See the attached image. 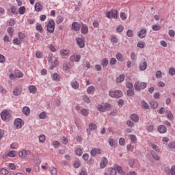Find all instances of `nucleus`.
I'll list each match as a JSON object with an SVG mask.
<instances>
[{"label":"nucleus","mask_w":175,"mask_h":175,"mask_svg":"<svg viewBox=\"0 0 175 175\" xmlns=\"http://www.w3.org/2000/svg\"><path fill=\"white\" fill-rule=\"evenodd\" d=\"M107 65H109V60L106 58L103 59L101 61V66L103 68H106Z\"/></svg>","instance_id":"nucleus-30"},{"label":"nucleus","mask_w":175,"mask_h":175,"mask_svg":"<svg viewBox=\"0 0 175 175\" xmlns=\"http://www.w3.org/2000/svg\"><path fill=\"white\" fill-rule=\"evenodd\" d=\"M77 44H78L80 49H84L85 44H84V39L77 38H76Z\"/></svg>","instance_id":"nucleus-11"},{"label":"nucleus","mask_w":175,"mask_h":175,"mask_svg":"<svg viewBox=\"0 0 175 175\" xmlns=\"http://www.w3.org/2000/svg\"><path fill=\"white\" fill-rule=\"evenodd\" d=\"M19 14H25L26 12V9L25 6L20 7L18 10Z\"/></svg>","instance_id":"nucleus-37"},{"label":"nucleus","mask_w":175,"mask_h":175,"mask_svg":"<svg viewBox=\"0 0 175 175\" xmlns=\"http://www.w3.org/2000/svg\"><path fill=\"white\" fill-rule=\"evenodd\" d=\"M116 59H118V61H121V62L124 61V57H122V54L120 53L116 55Z\"/></svg>","instance_id":"nucleus-51"},{"label":"nucleus","mask_w":175,"mask_h":175,"mask_svg":"<svg viewBox=\"0 0 175 175\" xmlns=\"http://www.w3.org/2000/svg\"><path fill=\"white\" fill-rule=\"evenodd\" d=\"M170 174L171 175H175V165H172L171 167V169L170 170Z\"/></svg>","instance_id":"nucleus-63"},{"label":"nucleus","mask_w":175,"mask_h":175,"mask_svg":"<svg viewBox=\"0 0 175 175\" xmlns=\"http://www.w3.org/2000/svg\"><path fill=\"white\" fill-rule=\"evenodd\" d=\"M157 131L159 133H166V132H167V129L165 125H159L157 127Z\"/></svg>","instance_id":"nucleus-16"},{"label":"nucleus","mask_w":175,"mask_h":175,"mask_svg":"<svg viewBox=\"0 0 175 175\" xmlns=\"http://www.w3.org/2000/svg\"><path fill=\"white\" fill-rule=\"evenodd\" d=\"M83 99L85 103H90L91 102V99L88 96H83Z\"/></svg>","instance_id":"nucleus-61"},{"label":"nucleus","mask_w":175,"mask_h":175,"mask_svg":"<svg viewBox=\"0 0 175 175\" xmlns=\"http://www.w3.org/2000/svg\"><path fill=\"white\" fill-rule=\"evenodd\" d=\"M73 31H80V25L77 22H73L72 24Z\"/></svg>","instance_id":"nucleus-19"},{"label":"nucleus","mask_w":175,"mask_h":175,"mask_svg":"<svg viewBox=\"0 0 175 175\" xmlns=\"http://www.w3.org/2000/svg\"><path fill=\"white\" fill-rule=\"evenodd\" d=\"M109 161H107V158L105 157H103L100 163V166L101 169H105L106 167V165H107V163Z\"/></svg>","instance_id":"nucleus-15"},{"label":"nucleus","mask_w":175,"mask_h":175,"mask_svg":"<svg viewBox=\"0 0 175 175\" xmlns=\"http://www.w3.org/2000/svg\"><path fill=\"white\" fill-rule=\"evenodd\" d=\"M13 44H16V46H20L23 43V41L18 38H14L12 41Z\"/></svg>","instance_id":"nucleus-27"},{"label":"nucleus","mask_w":175,"mask_h":175,"mask_svg":"<svg viewBox=\"0 0 175 175\" xmlns=\"http://www.w3.org/2000/svg\"><path fill=\"white\" fill-rule=\"evenodd\" d=\"M109 95L111 98H121L122 96V92L121 90H111L109 92Z\"/></svg>","instance_id":"nucleus-4"},{"label":"nucleus","mask_w":175,"mask_h":175,"mask_svg":"<svg viewBox=\"0 0 175 175\" xmlns=\"http://www.w3.org/2000/svg\"><path fill=\"white\" fill-rule=\"evenodd\" d=\"M142 106L143 109H145V110H148V109L150 108L148 106V103H147L144 100L142 101Z\"/></svg>","instance_id":"nucleus-41"},{"label":"nucleus","mask_w":175,"mask_h":175,"mask_svg":"<svg viewBox=\"0 0 175 175\" xmlns=\"http://www.w3.org/2000/svg\"><path fill=\"white\" fill-rule=\"evenodd\" d=\"M137 36L139 39H144L146 36H147V29L146 28L142 29L138 33Z\"/></svg>","instance_id":"nucleus-9"},{"label":"nucleus","mask_w":175,"mask_h":175,"mask_svg":"<svg viewBox=\"0 0 175 175\" xmlns=\"http://www.w3.org/2000/svg\"><path fill=\"white\" fill-rule=\"evenodd\" d=\"M96 129H98V126H96L95 123H90L88 126V129H87L86 130V132L88 136L91 135V131H96Z\"/></svg>","instance_id":"nucleus-8"},{"label":"nucleus","mask_w":175,"mask_h":175,"mask_svg":"<svg viewBox=\"0 0 175 175\" xmlns=\"http://www.w3.org/2000/svg\"><path fill=\"white\" fill-rule=\"evenodd\" d=\"M109 174H111V175L117 174V170H116L114 168H109Z\"/></svg>","instance_id":"nucleus-49"},{"label":"nucleus","mask_w":175,"mask_h":175,"mask_svg":"<svg viewBox=\"0 0 175 175\" xmlns=\"http://www.w3.org/2000/svg\"><path fill=\"white\" fill-rule=\"evenodd\" d=\"M12 14H18V13H17V8L14 6H11L10 9Z\"/></svg>","instance_id":"nucleus-43"},{"label":"nucleus","mask_w":175,"mask_h":175,"mask_svg":"<svg viewBox=\"0 0 175 175\" xmlns=\"http://www.w3.org/2000/svg\"><path fill=\"white\" fill-rule=\"evenodd\" d=\"M64 16H59L56 18V20H55V22L57 23V24H62V23H64Z\"/></svg>","instance_id":"nucleus-33"},{"label":"nucleus","mask_w":175,"mask_h":175,"mask_svg":"<svg viewBox=\"0 0 175 175\" xmlns=\"http://www.w3.org/2000/svg\"><path fill=\"white\" fill-rule=\"evenodd\" d=\"M36 12H42L43 10V5L40 3H36L34 6Z\"/></svg>","instance_id":"nucleus-18"},{"label":"nucleus","mask_w":175,"mask_h":175,"mask_svg":"<svg viewBox=\"0 0 175 175\" xmlns=\"http://www.w3.org/2000/svg\"><path fill=\"white\" fill-rule=\"evenodd\" d=\"M139 69L141 70H146L147 69V62H146V59H144V61L139 64Z\"/></svg>","instance_id":"nucleus-17"},{"label":"nucleus","mask_w":175,"mask_h":175,"mask_svg":"<svg viewBox=\"0 0 175 175\" xmlns=\"http://www.w3.org/2000/svg\"><path fill=\"white\" fill-rule=\"evenodd\" d=\"M75 152L78 155V157H81V155H83V150H81V148H76Z\"/></svg>","instance_id":"nucleus-38"},{"label":"nucleus","mask_w":175,"mask_h":175,"mask_svg":"<svg viewBox=\"0 0 175 175\" xmlns=\"http://www.w3.org/2000/svg\"><path fill=\"white\" fill-rule=\"evenodd\" d=\"M70 85L74 90H79V87L80 86L76 80H72L70 83Z\"/></svg>","instance_id":"nucleus-20"},{"label":"nucleus","mask_w":175,"mask_h":175,"mask_svg":"<svg viewBox=\"0 0 175 175\" xmlns=\"http://www.w3.org/2000/svg\"><path fill=\"white\" fill-rule=\"evenodd\" d=\"M22 92L21 89L16 88L13 91V94L15 96H18V95H21Z\"/></svg>","instance_id":"nucleus-28"},{"label":"nucleus","mask_w":175,"mask_h":175,"mask_svg":"<svg viewBox=\"0 0 175 175\" xmlns=\"http://www.w3.org/2000/svg\"><path fill=\"white\" fill-rule=\"evenodd\" d=\"M93 91H95V88L94 86H90L87 89L88 94H91Z\"/></svg>","instance_id":"nucleus-59"},{"label":"nucleus","mask_w":175,"mask_h":175,"mask_svg":"<svg viewBox=\"0 0 175 175\" xmlns=\"http://www.w3.org/2000/svg\"><path fill=\"white\" fill-rule=\"evenodd\" d=\"M63 69L64 71L67 72V73H69V71L70 70V64L68 63H64L63 64Z\"/></svg>","instance_id":"nucleus-26"},{"label":"nucleus","mask_w":175,"mask_h":175,"mask_svg":"<svg viewBox=\"0 0 175 175\" xmlns=\"http://www.w3.org/2000/svg\"><path fill=\"white\" fill-rule=\"evenodd\" d=\"M36 58H42L43 53L40 52V51H38L36 53Z\"/></svg>","instance_id":"nucleus-58"},{"label":"nucleus","mask_w":175,"mask_h":175,"mask_svg":"<svg viewBox=\"0 0 175 175\" xmlns=\"http://www.w3.org/2000/svg\"><path fill=\"white\" fill-rule=\"evenodd\" d=\"M134 87L136 91H142V90L147 88V83L146 82L137 81L135 82Z\"/></svg>","instance_id":"nucleus-3"},{"label":"nucleus","mask_w":175,"mask_h":175,"mask_svg":"<svg viewBox=\"0 0 175 175\" xmlns=\"http://www.w3.org/2000/svg\"><path fill=\"white\" fill-rule=\"evenodd\" d=\"M130 118L133 122H139V116L136 113L131 114Z\"/></svg>","instance_id":"nucleus-21"},{"label":"nucleus","mask_w":175,"mask_h":175,"mask_svg":"<svg viewBox=\"0 0 175 175\" xmlns=\"http://www.w3.org/2000/svg\"><path fill=\"white\" fill-rule=\"evenodd\" d=\"M1 118L4 122H9L12 120V113L8 110H3L1 113Z\"/></svg>","instance_id":"nucleus-1"},{"label":"nucleus","mask_w":175,"mask_h":175,"mask_svg":"<svg viewBox=\"0 0 175 175\" xmlns=\"http://www.w3.org/2000/svg\"><path fill=\"white\" fill-rule=\"evenodd\" d=\"M0 173L2 175H6L9 174V171H8L5 168H1L0 170Z\"/></svg>","instance_id":"nucleus-57"},{"label":"nucleus","mask_w":175,"mask_h":175,"mask_svg":"<svg viewBox=\"0 0 175 175\" xmlns=\"http://www.w3.org/2000/svg\"><path fill=\"white\" fill-rule=\"evenodd\" d=\"M46 117H47V113L45 111H42L39 114V118H40V120H44Z\"/></svg>","instance_id":"nucleus-42"},{"label":"nucleus","mask_w":175,"mask_h":175,"mask_svg":"<svg viewBox=\"0 0 175 175\" xmlns=\"http://www.w3.org/2000/svg\"><path fill=\"white\" fill-rule=\"evenodd\" d=\"M18 38L23 41L25 38V33L23 32H19L18 33Z\"/></svg>","instance_id":"nucleus-48"},{"label":"nucleus","mask_w":175,"mask_h":175,"mask_svg":"<svg viewBox=\"0 0 175 175\" xmlns=\"http://www.w3.org/2000/svg\"><path fill=\"white\" fill-rule=\"evenodd\" d=\"M28 155H31V151L30 150H23L21 152H19L18 153V156L20 157V158H27V157H28Z\"/></svg>","instance_id":"nucleus-10"},{"label":"nucleus","mask_w":175,"mask_h":175,"mask_svg":"<svg viewBox=\"0 0 175 175\" xmlns=\"http://www.w3.org/2000/svg\"><path fill=\"white\" fill-rule=\"evenodd\" d=\"M7 31L10 36H13V32H14V30H13V27H8Z\"/></svg>","instance_id":"nucleus-55"},{"label":"nucleus","mask_w":175,"mask_h":175,"mask_svg":"<svg viewBox=\"0 0 175 175\" xmlns=\"http://www.w3.org/2000/svg\"><path fill=\"white\" fill-rule=\"evenodd\" d=\"M54 29H55V22H54V20H51L48 23L46 31L50 33H53Z\"/></svg>","instance_id":"nucleus-5"},{"label":"nucleus","mask_w":175,"mask_h":175,"mask_svg":"<svg viewBox=\"0 0 175 175\" xmlns=\"http://www.w3.org/2000/svg\"><path fill=\"white\" fill-rule=\"evenodd\" d=\"M28 90L30 94H36V92L38 91V89L35 85H29Z\"/></svg>","instance_id":"nucleus-23"},{"label":"nucleus","mask_w":175,"mask_h":175,"mask_svg":"<svg viewBox=\"0 0 175 175\" xmlns=\"http://www.w3.org/2000/svg\"><path fill=\"white\" fill-rule=\"evenodd\" d=\"M50 173L51 175H57V168L53 167L50 169Z\"/></svg>","instance_id":"nucleus-53"},{"label":"nucleus","mask_w":175,"mask_h":175,"mask_svg":"<svg viewBox=\"0 0 175 175\" xmlns=\"http://www.w3.org/2000/svg\"><path fill=\"white\" fill-rule=\"evenodd\" d=\"M125 80V75H121L116 79V82L118 83H122Z\"/></svg>","instance_id":"nucleus-25"},{"label":"nucleus","mask_w":175,"mask_h":175,"mask_svg":"<svg viewBox=\"0 0 175 175\" xmlns=\"http://www.w3.org/2000/svg\"><path fill=\"white\" fill-rule=\"evenodd\" d=\"M129 137H130V140L132 143H137V138L136 137V135H129Z\"/></svg>","instance_id":"nucleus-34"},{"label":"nucleus","mask_w":175,"mask_h":175,"mask_svg":"<svg viewBox=\"0 0 175 175\" xmlns=\"http://www.w3.org/2000/svg\"><path fill=\"white\" fill-rule=\"evenodd\" d=\"M111 43H118V38L116 36H111Z\"/></svg>","instance_id":"nucleus-45"},{"label":"nucleus","mask_w":175,"mask_h":175,"mask_svg":"<svg viewBox=\"0 0 175 175\" xmlns=\"http://www.w3.org/2000/svg\"><path fill=\"white\" fill-rule=\"evenodd\" d=\"M90 158V154H88V153H84L82 156V159H83V161H85V162H87V161H88V159Z\"/></svg>","instance_id":"nucleus-56"},{"label":"nucleus","mask_w":175,"mask_h":175,"mask_svg":"<svg viewBox=\"0 0 175 175\" xmlns=\"http://www.w3.org/2000/svg\"><path fill=\"white\" fill-rule=\"evenodd\" d=\"M96 154H102V150L98 148H94L91 150L90 154L92 155V157H95Z\"/></svg>","instance_id":"nucleus-13"},{"label":"nucleus","mask_w":175,"mask_h":175,"mask_svg":"<svg viewBox=\"0 0 175 175\" xmlns=\"http://www.w3.org/2000/svg\"><path fill=\"white\" fill-rule=\"evenodd\" d=\"M53 80L58 81L59 80V75L57 73L53 74Z\"/></svg>","instance_id":"nucleus-62"},{"label":"nucleus","mask_w":175,"mask_h":175,"mask_svg":"<svg viewBox=\"0 0 175 175\" xmlns=\"http://www.w3.org/2000/svg\"><path fill=\"white\" fill-rule=\"evenodd\" d=\"M24 124H25V122L21 118H18L14 120V126L16 129H21L23 126H24Z\"/></svg>","instance_id":"nucleus-2"},{"label":"nucleus","mask_w":175,"mask_h":175,"mask_svg":"<svg viewBox=\"0 0 175 175\" xmlns=\"http://www.w3.org/2000/svg\"><path fill=\"white\" fill-rule=\"evenodd\" d=\"M150 105L152 109H157L158 107V102L155 100H151Z\"/></svg>","instance_id":"nucleus-29"},{"label":"nucleus","mask_w":175,"mask_h":175,"mask_svg":"<svg viewBox=\"0 0 175 175\" xmlns=\"http://www.w3.org/2000/svg\"><path fill=\"white\" fill-rule=\"evenodd\" d=\"M133 95H135V92H133V89H129L127 90V96H133Z\"/></svg>","instance_id":"nucleus-50"},{"label":"nucleus","mask_w":175,"mask_h":175,"mask_svg":"<svg viewBox=\"0 0 175 175\" xmlns=\"http://www.w3.org/2000/svg\"><path fill=\"white\" fill-rule=\"evenodd\" d=\"M120 16V18H121V20H122V21H125V20H126V14H125L124 12H121Z\"/></svg>","instance_id":"nucleus-60"},{"label":"nucleus","mask_w":175,"mask_h":175,"mask_svg":"<svg viewBox=\"0 0 175 175\" xmlns=\"http://www.w3.org/2000/svg\"><path fill=\"white\" fill-rule=\"evenodd\" d=\"M70 61L72 62H79L81 59V55H72L70 56Z\"/></svg>","instance_id":"nucleus-12"},{"label":"nucleus","mask_w":175,"mask_h":175,"mask_svg":"<svg viewBox=\"0 0 175 175\" xmlns=\"http://www.w3.org/2000/svg\"><path fill=\"white\" fill-rule=\"evenodd\" d=\"M168 72H169L170 76H174V75H175V68H173V67L170 68L169 70H168Z\"/></svg>","instance_id":"nucleus-44"},{"label":"nucleus","mask_w":175,"mask_h":175,"mask_svg":"<svg viewBox=\"0 0 175 175\" xmlns=\"http://www.w3.org/2000/svg\"><path fill=\"white\" fill-rule=\"evenodd\" d=\"M152 29L153 31H159L161 29V25H153L152 26Z\"/></svg>","instance_id":"nucleus-47"},{"label":"nucleus","mask_w":175,"mask_h":175,"mask_svg":"<svg viewBox=\"0 0 175 175\" xmlns=\"http://www.w3.org/2000/svg\"><path fill=\"white\" fill-rule=\"evenodd\" d=\"M137 47L139 49H144L146 47V43L144 42H138L137 44Z\"/></svg>","instance_id":"nucleus-39"},{"label":"nucleus","mask_w":175,"mask_h":175,"mask_svg":"<svg viewBox=\"0 0 175 175\" xmlns=\"http://www.w3.org/2000/svg\"><path fill=\"white\" fill-rule=\"evenodd\" d=\"M14 75L16 76V77H18V79H21V77H23V76H24V75H23V72H21V71L16 70L14 72Z\"/></svg>","instance_id":"nucleus-32"},{"label":"nucleus","mask_w":175,"mask_h":175,"mask_svg":"<svg viewBox=\"0 0 175 175\" xmlns=\"http://www.w3.org/2000/svg\"><path fill=\"white\" fill-rule=\"evenodd\" d=\"M97 109L98 110H109L111 109V105L108 103H103L102 104L98 105Z\"/></svg>","instance_id":"nucleus-7"},{"label":"nucleus","mask_w":175,"mask_h":175,"mask_svg":"<svg viewBox=\"0 0 175 175\" xmlns=\"http://www.w3.org/2000/svg\"><path fill=\"white\" fill-rule=\"evenodd\" d=\"M59 54L62 57H68L70 55V51L68 49H62L59 51Z\"/></svg>","instance_id":"nucleus-14"},{"label":"nucleus","mask_w":175,"mask_h":175,"mask_svg":"<svg viewBox=\"0 0 175 175\" xmlns=\"http://www.w3.org/2000/svg\"><path fill=\"white\" fill-rule=\"evenodd\" d=\"M36 28L37 31L40 32V33H43V27H42V25H40V23H37Z\"/></svg>","instance_id":"nucleus-36"},{"label":"nucleus","mask_w":175,"mask_h":175,"mask_svg":"<svg viewBox=\"0 0 175 175\" xmlns=\"http://www.w3.org/2000/svg\"><path fill=\"white\" fill-rule=\"evenodd\" d=\"M108 142L111 147H113V148H116V147H117V142H116V141L113 139L109 138L108 139Z\"/></svg>","instance_id":"nucleus-22"},{"label":"nucleus","mask_w":175,"mask_h":175,"mask_svg":"<svg viewBox=\"0 0 175 175\" xmlns=\"http://www.w3.org/2000/svg\"><path fill=\"white\" fill-rule=\"evenodd\" d=\"M122 31H124V26L120 25L116 27V32H118V33H121Z\"/></svg>","instance_id":"nucleus-46"},{"label":"nucleus","mask_w":175,"mask_h":175,"mask_svg":"<svg viewBox=\"0 0 175 175\" xmlns=\"http://www.w3.org/2000/svg\"><path fill=\"white\" fill-rule=\"evenodd\" d=\"M106 17L107 18H114L115 20H117L118 16L117 15V10H111L109 12H107L106 13Z\"/></svg>","instance_id":"nucleus-6"},{"label":"nucleus","mask_w":175,"mask_h":175,"mask_svg":"<svg viewBox=\"0 0 175 175\" xmlns=\"http://www.w3.org/2000/svg\"><path fill=\"white\" fill-rule=\"evenodd\" d=\"M81 33H83L84 35H87L88 33V27L86 26V25H84L82 23V27H81Z\"/></svg>","instance_id":"nucleus-24"},{"label":"nucleus","mask_w":175,"mask_h":175,"mask_svg":"<svg viewBox=\"0 0 175 175\" xmlns=\"http://www.w3.org/2000/svg\"><path fill=\"white\" fill-rule=\"evenodd\" d=\"M150 154L153 158V159H155V161H159V159H161V158L159 157V156H158V154H155V152H154V150H151L150 151Z\"/></svg>","instance_id":"nucleus-31"},{"label":"nucleus","mask_w":175,"mask_h":175,"mask_svg":"<svg viewBox=\"0 0 175 175\" xmlns=\"http://www.w3.org/2000/svg\"><path fill=\"white\" fill-rule=\"evenodd\" d=\"M126 35H127L128 38H133V31L129 29L126 31Z\"/></svg>","instance_id":"nucleus-54"},{"label":"nucleus","mask_w":175,"mask_h":175,"mask_svg":"<svg viewBox=\"0 0 175 175\" xmlns=\"http://www.w3.org/2000/svg\"><path fill=\"white\" fill-rule=\"evenodd\" d=\"M16 151L14 150H10L8 153V157H10V158H14V157H16Z\"/></svg>","instance_id":"nucleus-40"},{"label":"nucleus","mask_w":175,"mask_h":175,"mask_svg":"<svg viewBox=\"0 0 175 175\" xmlns=\"http://www.w3.org/2000/svg\"><path fill=\"white\" fill-rule=\"evenodd\" d=\"M168 147L169 148H170V150H175V142H170L168 144Z\"/></svg>","instance_id":"nucleus-52"},{"label":"nucleus","mask_w":175,"mask_h":175,"mask_svg":"<svg viewBox=\"0 0 175 175\" xmlns=\"http://www.w3.org/2000/svg\"><path fill=\"white\" fill-rule=\"evenodd\" d=\"M119 144L120 146H124L125 144V139L121 137L119 139Z\"/></svg>","instance_id":"nucleus-64"},{"label":"nucleus","mask_w":175,"mask_h":175,"mask_svg":"<svg viewBox=\"0 0 175 175\" xmlns=\"http://www.w3.org/2000/svg\"><path fill=\"white\" fill-rule=\"evenodd\" d=\"M40 143H44L46 142V135L41 134L38 137Z\"/></svg>","instance_id":"nucleus-35"}]
</instances>
